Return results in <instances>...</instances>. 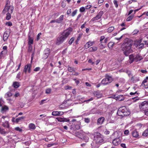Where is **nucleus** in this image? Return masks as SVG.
Segmentation results:
<instances>
[{
	"instance_id": "nucleus-2",
	"label": "nucleus",
	"mask_w": 148,
	"mask_h": 148,
	"mask_svg": "<svg viewBox=\"0 0 148 148\" xmlns=\"http://www.w3.org/2000/svg\"><path fill=\"white\" fill-rule=\"evenodd\" d=\"M71 32V29H69L64 31L57 38L56 42V44L59 45L63 42L69 35L70 34Z\"/></svg>"
},
{
	"instance_id": "nucleus-25",
	"label": "nucleus",
	"mask_w": 148,
	"mask_h": 148,
	"mask_svg": "<svg viewBox=\"0 0 148 148\" xmlns=\"http://www.w3.org/2000/svg\"><path fill=\"white\" fill-rule=\"evenodd\" d=\"M92 135V134H91L90 133H88L87 134V135H86V136H83V137L84 138V139L85 140L86 142H88L89 140V138L88 137V136H90V135Z\"/></svg>"
},
{
	"instance_id": "nucleus-4",
	"label": "nucleus",
	"mask_w": 148,
	"mask_h": 148,
	"mask_svg": "<svg viewBox=\"0 0 148 148\" xmlns=\"http://www.w3.org/2000/svg\"><path fill=\"white\" fill-rule=\"evenodd\" d=\"M130 114V112L125 106L119 108L117 112V115L121 116H128Z\"/></svg>"
},
{
	"instance_id": "nucleus-28",
	"label": "nucleus",
	"mask_w": 148,
	"mask_h": 148,
	"mask_svg": "<svg viewBox=\"0 0 148 148\" xmlns=\"http://www.w3.org/2000/svg\"><path fill=\"white\" fill-rule=\"evenodd\" d=\"M143 136L145 137H148V129L145 130L143 133Z\"/></svg>"
},
{
	"instance_id": "nucleus-40",
	"label": "nucleus",
	"mask_w": 148,
	"mask_h": 148,
	"mask_svg": "<svg viewBox=\"0 0 148 148\" xmlns=\"http://www.w3.org/2000/svg\"><path fill=\"white\" fill-rule=\"evenodd\" d=\"M68 71L70 72H72L73 71H75L74 69L73 68L70 67L69 66H68Z\"/></svg>"
},
{
	"instance_id": "nucleus-23",
	"label": "nucleus",
	"mask_w": 148,
	"mask_h": 148,
	"mask_svg": "<svg viewBox=\"0 0 148 148\" xmlns=\"http://www.w3.org/2000/svg\"><path fill=\"white\" fill-rule=\"evenodd\" d=\"M20 85L19 83L17 82H14L12 85L13 87L15 88H18Z\"/></svg>"
},
{
	"instance_id": "nucleus-30",
	"label": "nucleus",
	"mask_w": 148,
	"mask_h": 148,
	"mask_svg": "<svg viewBox=\"0 0 148 148\" xmlns=\"http://www.w3.org/2000/svg\"><path fill=\"white\" fill-rule=\"evenodd\" d=\"M28 44L29 45H31L33 43V39L32 38L30 37V36L28 38Z\"/></svg>"
},
{
	"instance_id": "nucleus-42",
	"label": "nucleus",
	"mask_w": 148,
	"mask_h": 148,
	"mask_svg": "<svg viewBox=\"0 0 148 148\" xmlns=\"http://www.w3.org/2000/svg\"><path fill=\"white\" fill-rule=\"evenodd\" d=\"M74 38H72L69 41V44L71 45L72 44L73 42L74 41Z\"/></svg>"
},
{
	"instance_id": "nucleus-55",
	"label": "nucleus",
	"mask_w": 148,
	"mask_h": 148,
	"mask_svg": "<svg viewBox=\"0 0 148 148\" xmlns=\"http://www.w3.org/2000/svg\"><path fill=\"white\" fill-rule=\"evenodd\" d=\"M46 101V99H43L41 101L39 102L40 105H42L43 104L45 101Z\"/></svg>"
},
{
	"instance_id": "nucleus-44",
	"label": "nucleus",
	"mask_w": 148,
	"mask_h": 148,
	"mask_svg": "<svg viewBox=\"0 0 148 148\" xmlns=\"http://www.w3.org/2000/svg\"><path fill=\"white\" fill-rule=\"evenodd\" d=\"M51 88H48L46 90L45 92L47 94H49L51 92Z\"/></svg>"
},
{
	"instance_id": "nucleus-26",
	"label": "nucleus",
	"mask_w": 148,
	"mask_h": 148,
	"mask_svg": "<svg viewBox=\"0 0 148 148\" xmlns=\"http://www.w3.org/2000/svg\"><path fill=\"white\" fill-rule=\"evenodd\" d=\"M29 128L30 130H34L36 128V127L35 125L32 123L30 124L29 126Z\"/></svg>"
},
{
	"instance_id": "nucleus-9",
	"label": "nucleus",
	"mask_w": 148,
	"mask_h": 148,
	"mask_svg": "<svg viewBox=\"0 0 148 148\" xmlns=\"http://www.w3.org/2000/svg\"><path fill=\"white\" fill-rule=\"evenodd\" d=\"M14 9V7L12 6L6 5L3 10V12L5 13L8 12V13H12Z\"/></svg>"
},
{
	"instance_id": "nucleus-8",
	"label": "nucleus",
	"mask_w": 148,
	"mask_h": 148,
	"mask_svg": "<svg viewBox=\"0 0 148 148\" xmlns=\"http://www.w3.org/2000/svg\"><path fill=\"white\" fill-rule=\"evenodd\" d=\"M139 108L141 110L146 111L148 109V101H145L139 105Z\"/></svg>"
},
{
	"instance_id": "nucleus-49",
	"label": "nucleus",
	"mask_w": 148,
	"mask_h": 148,
	"mask_svg": "<svg viewBox=\"0 0 148 148\" xmlns=\"http://www.w3.org/2000/svg\"><path fill=\"white\" fill-rule=\"evenodd\" d=\"M138 30L137 29H135L133 32V34H136L138 32Z\"/></svg>"
},
{
	"instance_id": "nucleus-56",
	"label": "nucleus",
	"mask_w": 148,
	"mask_h": 148,
	"mask_svg": "<svg viewBox=\"0 0 148 148\" xmlns=\"http://www.w3.org/2000/svg\"><path fill=\"white\" fill-rule=\"evenodd\" d=\"M88 62L89 63H91L92 65H93L95 64V62H92V60L91 59H90L88 60Z\"/></svg>"
},
{
	"instance_id": "nucleus-50",
	"label": "nucleus",
	"mask_w": 148,
	"mask_h": 148,
	"mask_svg": "<svg viewBox=\"0 0 148 148\" xmlns=\"http://www.w3.org/2000/svg\"><path fill=\"white\" fill-rule=\"evenodd\" d=\"M105 37L104 36H102L100 37V42H102V41L105 39Z\"/></svg>"
},
{
	"instance_id": "nucleus-60",
	"label": "nucleus",
	"mask_w": 148,
	"mask_h": 148,
	"mask_svg": "<svg viewBox=\"0 0 148 148\" xmlns=\"http://www.w3.org/2000/svg\"><path fill=\"white\" fill-rule=\"evenodd\" d=\"M84 121L86 123H88L90 122V119L88 118H85L84 119Z\"/></svg>"
},
{
	"instance_id": "nucleus-35",
	"label": "nucleus",
	"mask_w": 148,
	"mask_h": 148,
	"mask_svg": "<svg viewBox=\"0 0 148 148\" xmlns=\"http://www.w3.org/2000/svg\"><path fill=\"white\" fill-rule=\"evenodd\" d=\"M10 13H8L6 14V19L8 20L10 19L11 17Z\"/></svg>"
},
{
	"instance_id": "nucleus-38",
	"label": "nucleus",
	"mask_w": 148,
	"mask_h": 148,
	"mask_svg": "<svg viewBox=\"0 0 148 148\" xmlns=\"http://www.w3.org/2000/svg\"><path fill=\"white\" fill-rule=\"evenodd\" d=\"M82 34H79L78 36V37L77 38V40L76 41V44H77V42H78V41L79 40L81 39V38L82 37Z\"/></svg>"
},
{
	"instance_id": "nucleus-52",
	"label": "nucleus",
	"mask_w": 148,
	"mask_h": 148,
	"mask_svg": "<svg viewBox=\"0 0 148 148\" xmlns=\"http://www.w3.org/2000/svg\"><path fill=\"white\" fill-rule=\"evenodd\" d=\"M42 116H43L42 117V118L39 119L41 120H42V121H43L44 120V119L43 118V117H46V115H44L43 114H41V115H40V117Z\"/></svg>"
},
{
	"instance_id": "nucleus-12",
	"label": "nucleus",
	"mask_w": 148,
	"mask_h": 148,
	"mask_svg": "<svg viewBox=\"0 0 148 148\" xmlns=\"http://www.w3.org/2000/svg\"><path fill=\"white\" fill-rule=\"evenodd\" d=\"M113 117L112 116V112L108 113V116L107 117L108 121L109 123H113L114 122V121L113 120Z\"/></svg>"
},
{
	"instance_id": "nucleus-63",
	"label": "nucleus",
	"mask_w": 148,
	"mask_h": 148,
	"mask_svg": "<svg viewBox=\"0 0 148 148\" xmlns=\"http://www.w3.org/2000/svg\"><path fill=\"white\" fill-rule=\"evenodd\" d=\"M144 46V44L143 43H141L139 45V48H142Z\"/></svg>"
},
{
	"instance_id": "nucleus-14",
	"label": "nucleus",
	"mask_w": 148,
	"mask_h": 148,
	"mask_svg": "<svg viewBox=\"0 0 148 148\" xmlns=\"http://www.w3.org/2000/svg\"><path fill=\"white\" fill-rule=\"evenodd\" d=\"M121 142V140L119 138H115L113 140V144L115 146H117L120 144Z\"/></svg>"
},
{
	"instance_id": "nucleus-29",
	"label": "nucleus",
	"mask_w": 148,
	"mask_h": 148,
	"mask_svg": "<svg viewBox=\"0 0 148 148\" xmlns=\"http://www.w3.org/2000/svg\"><path fill=\"white\" fill-rule=\"evenodd\" d=\"M8 108L7 106H4L2 107L1 111L2 112H5L7 110H8Z\"/></svg>"
},
{
	"instance_id": "nucleus-53",
	"label": "nucleus",
	"mask_w": 148,
	"mask_h": 148,
	"mask_svg": "<svg viewBox=\"0 0 148 148\" xmlns=\"http://www.w3.org/2000/svg\"><path fill=\"white\" fill-rule=\"evenodd\" d=\"M109 40V38L108 37H107L106 38H105L104 40V43H107V42Z\"/></svg>"
},
{
	"instance_id": "nucleus-61",
	"label": "nucleus",
	"mask_w": 148,
	"mask_h": 148,
	"mask_svg": "<svg viewBox=\"0 0 148 148\" xmlns=\"http://www.w3.org/2000/svg\"><path fill=\"white\" fill-rule=\"evenodd\" d=\"M41 33H39L37 35V40H38L40 39V36L41 35Z\"/></svg>"
},
{
	"instance_id": "nucleus-64",
	"label": "nucleus",
	"mask_w": 148,
	"mask_h": 148,
	"mask_svg": "<svg viewBox=\"0 0 148 148\" xmlns=\"http://www.w3.org/2000/svg\"><path fill=\"white\" fill-rule=\"evenodd\" d=\"M121 147L123 148H126L125 145V144L122 143L121 144Z\"/></svg>"
},
{
	"instance_id": "nucleus-62",
	"label": "nucleus",
	"mask_w": 148,
	"mask_h": 148,
	"mask_svg": "<svg viewBox=\"0 0 148 148\" xmlns=\"http://www.w3.org/2000/svg\"><path fill=\"white\" fill-rule=\"evenodd\" d=\"M20 96L19 93L18 92H16L14 95V96L15 97H17Z\"/></svg>"
},
{
	"instance_id": "nucleus-18",
	"label": "nucleus",
	"mask_w": 148,
	"mask_h": 148,
	"mask_svg": "<svg viewBox=\"0 0 148 148\" xmlns=\"http://www.w3.org/2000/svg\"><path fill=\"white\" fill-rule=\"evenodd\" d=\"M93 94L94 96L97 97V98H100L102 96V94L100 93L99 92H94L93 93Z\"/></svg>"
},
{
	"instance_id": "nucleus-20",
	"label": "nucleus",
	"mask_w": 148,
	"mask_h": 148,
	"mask_svg": "<svg viewBox=\"0 0 148 148\" xmlns=\"http://www.w3.org/2000/svg\"><path fill=\"white\" fill-rule=\"evenodd\" d=\"M12 95V93L10 91H9L5 93V97L6 99H8V98L10 97H11Z\"/></svg>"
},
{
	"instance_id": "nucleus-59",
	"label": "nucleus",
	"mask_w": 148,
	"mask_h": 148,
	"mask_svg": "<svg viewBox=\"0 0 148 148\" xmlns=\"http://www.w3.org/2000/svg\"><path fill=\"white\" fill-rule=\"evenodd\" d=\"M40 68L39 67H37L34 69V71H39L40 69Z\"/></svg>"
},
{
	"instance_id": "nucleus-32",
	"label": "nucleus",
	"mask_w": 148,
	"mask_h": 148,
	"mask_svg": "<svg viewBox=\"0 0 148 148\" xmlns=\"http://www.w3.org/2000/svg\"><path fill=\"white\" fill-rule=\"evenodd\" d=\"M114 29V27H111L108 28L107 29V32L108 33L112 32Z\"/></svg>"
},
{
	"instance_id": "nucleus-51",
	"label": "nucleus",
	"mask_w": 148,
	"mask_h": 148,
	"mask_svg": "<svg viewBox=\"0 0 148 148\" xmlns=\"http://www.w3.org/2000/svg\"><path fill=\"white\" fill-rule=\"evenodd\" d=\"M91 5H87L85 6V8L86 9H88L90 8L91 7Z\"/></svg>"
},
{
	"instance_id": "nucleus-41",
	"label": "nucleus",
	"mask_w": 148,
	"mask_h": 148,
	"mask_svg": "<svg viewBox=\"0 0 148 148\" xmlns=\"http://www.w3.org/2000/svg\"><path fill=\"white\" fill-rule=\"evenodd\" d=\"M113 3H114V4L115 7L116 8H117L118 7L117 1L116 0H114L113 1Z\"/></svg>"
},
{
	"instance_id": "nucleus-19",
	"label": "nucleus",
	"mask_w": 148,
	"mask_h": 148,
	"mask_svg": "<svg viewBox=\"0 0 148 148\" xmlns=\"http://www.w3.org/2000/svg\"><path fill=\"white\" fill-rule=\"evenodd\" d=\"M50 53V49L48 48L45 49L44 51L45 55L46 56L45 58H47L49 56Z\"/></svg>"
},
{
	"instance_id": "nucleus-34",
	"label": "nucleus",
	"mask_w": 148,
	"mask_h": 148,
	"mask_svg": "<svg viewBox=\"0 0 148 148\" xmlns=\"http://www.w3.org/2000/svg\"><path fill=\"white\" fill-rule=\"evenodd\" d=\"M6 99L8 100V103H10V104L12 103L13 102V99H11L10 97Z\"/></svg>"
},
{
	"instance_id": "nucleus-22",
	"label": "nucleus",
	"mask_w": 148,
	"mask_h": 148,
	"mask_svg": "<svg viewBox=\"0 0 148 148\" xmlns=\"http://www.w3.org/2000/svg\"><path fill=\"white\" fill-rule=\"evenodd\" d=\"M97 49V47H93L90 48L88 50L89 52H94L96 51Z\"/></svg>"
},
{
	"instance_id": "nucleus-33",
	"label": "nucleus",
	"mask_w": 148,
	"mask_h": 148,
	"mask_svg": "<svg viewBox=\"0 0 148 148\" xmlns=\"http://www.w3.org/2000/svg\"><path fill=\"white\" fill-rule=\"evenodd\" d=\"M19 108H22L24 106V103L21 102H19L17 105Z\"/></svg>"
},
{
	"instance_id": "nucleus-6",
	"label": "nucleus",
	"mask_w": 148,
	"mask_h": 148,
	"mask_svg": "<svg viewBox=\"0 0 148 148\" xmlns=\"http://www.w3.org/2000/svg\"><path fill=\"white\" fill-rule=\"evenodd\" d=\"M8 117L7 116H2L1 118H0V121L2 123V125L4 127L10 128L8 122Z\"/></svg>"
},
{
	"instance_id": "nucleus-39",
	"label": "nucleus",
	"mask_w": 148,
	"mask_h": 148,
	"mask_svg": "<svg viewBox=\"0 0 148 148\" xmlns=\"http://www.w3.org/2000/svg\"><path fill=\"white\" fill-rule=\"evenodd\" d=\"M99 47L100 49H103L105 47V46L102 44V42H101L99 44Z\"/></svg>"
},
{
	"instance_id": "nucleus-27",
	"label": "nucleus",
	"mask_w": 148,
	"mask_h": 148,
	"mask_svg": "<svg viewBox=\"0 0 148 148\" xmlns=\"http://www.w3.org/2000/svg\"><path fill=\"white\" fill-rule=\"evenodd\" d=\"M9 36V35L7 33V32H5L3 35V40L5 41L7 40L8 37Z\"/></svg>"
},
{
	"instance_id": "nucleus-37",
	"label": "nucleus",
	"mask_w": 148,
	"mask_h": 148,
	"mask_svg": "<svg viewBox=\"0 0 148 148\" xmlns=\"http://www.w3.org/2000/svg\"><path fill=\"white\" fill-rule=\"evenodd\" d=\"M77 10H75L72 12L71 15L72 17L74 16L77 14Z\"/></svg>"
},
{
	"instance_id": "nucleus-45",
	"label": "nucleus",
	"mask_w": 148,
	"mask_h": 148,
	"mask_svg": "<svg viewBox=\"0 0 148 148\" xmlns=\"http://www.w3.org/2000/svg\"><path fill=\"white\" fill-rule=\"evenodd\" d=\"M56 119L59 122H63L64 121V118H56Z\"/></svg>"
},
{
	"instance_id": "nucleus-10",
	"label": "nucleus",
	"mask_w": 148,
	"mask_h": 148,
	"mask_svg": "<svg viewBox=\"0 0 148 148\" xmlns=\"http://www.w3.org/2000/svg\"><path fill=\"white\" fill-rule=\"evenodd\" d=\"M103 14V11H100L97 15L94 17L91 20V21H97L101 18L102 15Z\"/></svg>"
},
{
	"instance_id": "nucleus-31",
	"label": "nucleus",
	"mask_w": 148,
	"mask_h": 148,
	"mask_svg": "<svg viewBox=\"0 0 148 148\" xmlns=\"http://www.w3.org/2000/svg\"><path fill=\"white\" fill-rule=\"evenodd\" d=\"M24 118L25 117L24 116H21L16 119V123H18L19 122L22 121Z\"/></svg>"
},
{
	"instance_id": "nucleus-17",
	"label": "nucleus",
	"mask_w": 148,
	"mask_h": 148,
	"mask_svg": "<svg viewBox=\"0 0 148 148\" xmlns=\"http://www.w3.org/2000/svg\"><path fill=\"white\" fill-rule=\"evenodd\" d=\"M105 120V118L104 117H101L99 118L97 121V123L98 125H101L104 122Z\"/></svg>"
},
{
	"instance_id": "nucleus-11",
	"label": "nucleus",
	"mask_w": 148,
	"mask_h": 148,
	"mask_svg": "<svg viewBox=\"0 0 148 148\" xmlns=\"http://www.w3.org/2000/svg\"><path fill=\"white\" fill-rule=\"evenodd\" d=\"M32 65L31 64H28L25 66L24 69V72L26 73L27 72L29 73H30L31 71V68Z\"/></svg>"
},
{
	"instance_id": "nucleus-46",
	"label": "nucleus",
	"mask_w": 148,
	"mask_h": 148,
	"mask_svg": "<svg viewBox=\"0 0 148 148\" xmlns=\"http://www.w3.org/2000/svg\"><path fill=\"white\" fill-rule=\"evenodd\" d=\"M85 7H81L79 9V11L81 12H83L85 11Z\"/></svg>"
},
{
	"instance_id": "nucleus-48",
	"label": "nucleus",
	"mask_w": 148,
	"mask_h": 148,
	"mask_svg": "<svg viewBox=\"0 0 148 148\" xmlns=\"http://www.w3.org/2000/svg\"><path fill=\"white\" fill-rule=\"evenodd\" d=\"M5 25H7V26H12V22H9L6 23L5 24Z\"/></svg>"
},
{
	"instance_id": "nucleus-21",
	"label": "nucleus",
	"mask_w": 148,
	"mask_h": 148,
	"mask_svg": "<svg viewBox=\"0 0 148 148\" xmlns=\"http://www.w3.org/2000/svg\"><path fill=\"white\" fill-rule=\"evenodd\" d=\"M132 135L134 137L137 138L138 136V134L136 130H134L132 133Z\"/></svg>"
},
{
	"instance_id": "nucleus-24",
	"label": "nucleus",
	"mask_w": 148,
	"mask_h": 148,
	"mask_svg": "<svg viewBox=\"0 0 148 148\" xmlns=\"http://www.w3.org/2000/svg\"><path fill=\"white\" fill-rule=\"evenodd\" d=\"M64 15H62L57 19L58 23H60L63 19Z\"/></svg>"
},
{
	"instance_id": "nucleus-15",
	"label": "nucleus",
	"mask_w": 148,
	"mask_h": 148,
	"mask_svg": "<svg viewBox=\"0 0 148 148\" xmlns=\"http://www.w3.org/2000/svg\"><path fill=\"white\" fill-rule=\"evenodd\" d=\"M95 42L94 41H88L85 45L84 47L85 48L87 49L89 48L90 46L94 44Z\"/></svg>"
},
{
	"instance_id": "nucleus-58",
	"label": "nucleus",
	"mask_w": 148,
	"mask_h": 148,
	"mask_svg": "<svg viewBox=\"0 0 148 148\" xmlns=\"http://www.w3.org/2000/svg\"><path fill=\"white\" fill-rule=\"evenodd\" d=\"M71 88V87L69 86H66L64 88L65 90L70 89Z\"/></svg>"
},
{
	"instance_id": "nucleus-5",
	"label": "nucleus",
	"mask_w": 148,
	"mask_h": 148,
	"mask_svg": "<svg viewBox=\"0 0 148 148\" xmlns=\"http://www.w3.org/2000/svg\"><path fill=\"white\" fill-rule=\"evenodd\" d=\"M129 62L131 64L134 61L137 62L140 61L143 59V57L140 54H137L136 56L133 54L130 55L129 56Z\"/></svg>"
},
{
	"instance_id": "nucleus-47",
	"label": "nucleus",
	"mask_w": 148,
	"mask_h": 148,
	"mask_svg": "<svg viewBox=\"0 0 148 148\" xmlns=\"http://www.w3.org/2000/svg\"><path fill=\"white\" fill-rule=\"evenodd\" d=\"M133 16H130L128 17L126 19L127 21H130L133 18Z\"/></svg>"
},
{
	"instance_id": "nucleus-1",
	"label": "nucleus",
	"mask_w": 148,
	"mask_h": 148,
	"mask_svg": "<svg viewBox=\"0 0 148 148\" xmlns=\"http://www.w3.org/2000/svg\"><path fill=\"white\" fill-rule=\"evenodd\" d=\"M94 139L91 144L92 148H98L104 141L102 135L98 132L94 134Z\"/></svg>"
},
{
	"instance_id": "nucleus-57",
	"label": "nucleus",
	"mask_w": 148,
	"mask_h": 148,
	"mask_svg": "<svg viewBox=\"0 0 148 148\" xmlns=\"http://www.w3.org/2000/svg\"><path fill=\"white\" fill-rule=\"evenodd\" d=\"M93 98H92V97H91V98H90V99H88L85 100L84 101V102H89L90 101H91L92 100H93Z\"/></svg>"
},
{
	"instance_id": "nucleus-54",
	"label": "nucleus",
	"mask_w": 148,
	"mask_h": 148,
	"mask_svg": "<svg viewBox=\"0 0 148 148\" xmlns=\"http://www.w3.org/2000/svg\"><path fill=\"white\" fill-rule=\"evenodd\" d=\"M71 9H68L67 11V14L68 15L71 14Z\"/></svg>"
},
{
	"instance_id": "nucleus-3",
	"label": "nucleus",
	"mask_w": 148,
	"mask_h": 148,
	"mask_svg": "<svg viewBox=\"0 0 148 148\" xmlns=\"http://www.w3.org/2000/svg\"><path fill=\"white\" fill-rule=\"evenodd\" d=\"M132 44V42L130 40H128L125 42L123 45L122 50L124 54L126 56H128L129 55L133 52L131 47Z\"/></svg>"
},
{
	"instance_id": "nucleus-16",
	"label": "nucleus",
	"mask_w": 148,
	"mask_h": 148,
	"mask_svg": "<svg viewBox=\"0 0 148 148\" xmlns=\"http://www.w3.org/2000/svg\"><path fill=\"white\" fill-rule=\"evenodd\" d=\"M114 99L116 100H119V101H122L124 99V97L123 95H119L115 96Z\"/></svg>"
},
{
	"instance_id": "nucleus-43",
	"label": "nucleus",
	"mask_w": 148,
	"mask_h": 148,
	"mask_svg": "<svg viewBox=\"0 0 148 148\" xmlns=\"http://www.w3.org/2000/svg\"><path fill=\"white\" fill-rule=\"evenodd\" d=\"M15 130L19 132H21L22 131V129L18 127H17L15 128Z\"/></svg>"
},
{
	"instance_id": "nucleus-36",
	"label": "nucleus",
	"mask_w": 148,
	"mask_h": 148,
	"mask_svg": "<svg viewBox=\"0 0 148 148\" xmlns=\"http://www.w3.org/2000/svg\"><path fill=\"white\" fill-rule=\"evenodd\" d=\"M114 45V43L112 42H110L108 44V47L110 49H111Z\"/></svg>"
},
{
	"instance_id": "nucleus-13",
	"label": "nucleus",
	"mask_w": 148,
	"mask_h": 148,
	"mask_svg": "<svg viewBox=\"0 0 148 148\" xmlns=\"http://www.w3.org/2000/svg\"><path fill=\"white\" fill-rule=\"evenodd\" d=\"M64 114V112L62 111H53L52 113V115L54 116H62Z\"/></svg>"
},
{
	"instance_id": "nucleus-7",
	"label": "nucleus",
	"mask_w": 148,
	"mask_h": 148,
	"mask_svg": "<svg viewBox=\"0 0 148 148\" xmlns=\"http://www.w3.org/2000/svg\"><path fill=\"white\" fill-rule=\"evenodd\" d=\"M112 81V77L110 76H106V78L102 80L101 84L103 85H106L110 83Z\"/></svg>"
}]
</instances>
